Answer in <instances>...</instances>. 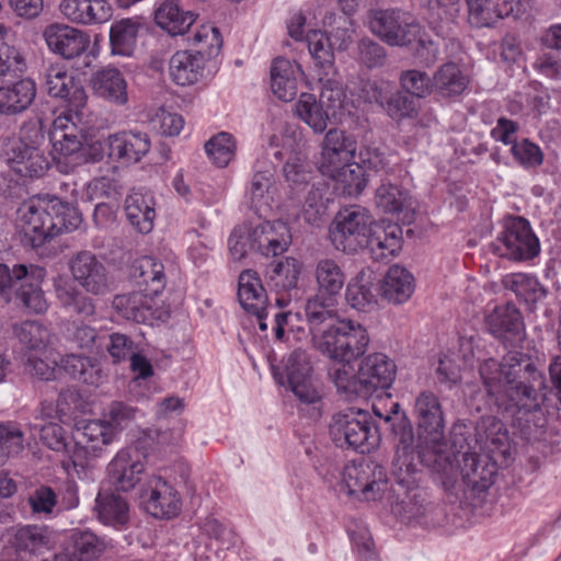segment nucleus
<instances>
[{
    "mask_svg": "<svg viewBox=\"0 0 561 561\" xmlns=\"http://www.w3.org/2000/svg\"><path fill=\"white\" fill-rule=\"evenodd\" d=\"M485 390L484 405L496 415H482L479 421L459 420L450 431V448L474 450L511 457L508 432L499 417H514L540 408L545 378L533 358L518 351L508 352L501 362L488 358L479 366Z\"/></svg>",
    "mask_w": 561,
    "mask_h": 561,
    "instance_id": "obj_1",
    "label": "nucleus"
},
{
    "mask_svg": "<svg viewBox=\"0 0 561 561\" xmlns=\"http://www.w3.org/2000/svg\"><path fill=\"white\" fill-rule=\"evenodd\" d=\"M337 299L313 294L305 304V317L319 350L333 360L350 362L363 356L369 344L367 330L351 319H341Z\"/></svg>",
    "mask_w": 561,
    "mask_h": 561,
    "instance_id": "obj_2",
    "label": "nucleus"
},
{
    "mask_svg": "<svg viewBox=\"0 0 561 561\" xmlns=\"http://www.w3.org/2000/svg\"><path fill=\"white\" fill-rule=\"evenodd\" d=\"M24 236L32 248L44 245L55 237L79 228L82 216L69 202L50 194H37L19 207Z\"/></svg>",
    "mask_w": 561,
    "mask_h": 561,
    "instance_id": "obj_3",
    "label": "nucleus"
},
{
    "mask_svg": "<svg viewBox=\"0 0 561 561\" xmlns=\"http://www.w3.org/2000/svg\"><path fill=\"white\" fill-rule=\"evenodd\" d=\"M291 244L290 229L282 220L263 221L255 227L237 226L228 240L229 253L233 261L243 260L253 252L264 257L285 253Z\"/></svg>",
    "mask_w": 561,
    "mask_h": 561,
    "instance_id": "obj_4",
    "label": "nucleus"
},
{
    "mask_svg": "<svg viewBox=\"0 0 561 561\" xmlns=\"http://www.w3.org/2000/svg\"><path fill=\"white\" fill-rule=\"evenodd\" d=\"M374 412L380 419H383L390 426V431L397 440L396 444V456L393 458L394 473L401 483L405 485H412L414 483L415 466L417 463L415 459L428 461L431 465L435 462L437 456L434 449H415V437L413 432V425L405 412L401 410L399 403H392L389 411L382 414L376 407ZM439 461L446 463L444 458L438 456Z\"/></svg>",
    "mask_w": 561,
    "mask_h": 561,
    "instance_id": "obj_5",
    "label": "nucleus"
},
{
    "mask_svg": "<svg viewBox=\"0 0 561 561\" xmlns=\"http://www.w3.org/2000/svg\"><path fill=\"white\" fill-rule=\"evenodd\" d=\"M329 435L340 448L368 454L380 444L378 426L363 410L335 413L329 425Z\"/></svg>",
    "mask_w": 561,
    "mask_h": 561,
    "instance_id": "obj_6",
    "label": "nucleus"
},
{
    "mask_svg": "<svg viewBox=\"0 0 561 561\" xmlns=\"http://www.w3.org/2000/svg\"><path fill=\"white\" fill-rule=\"evenodd\" d=\"M491 250L508 260L523 262L540 253V243L529 221L520 216H506L502 221V231L490 244Z\"/></svg>",
    "mask_w": 561,
    "mask_h": 561,
    "instance_id": "obj_7",
    "label": "nucleus"
},
{
    "mask_svg": "<svg viewBox=\"0 0 561 561\" xmlns=\"http://www.w3.org/2000/svg\"><path fill=\"white\" fill-rule=\"evenodd\" d=\"M311 363L302 348L291 351L284 359V371L276 374L278 382L287 386L301 404L312 405L321 415L322 393L311 379Z\"/></svg>",
    "mask_w": 561,
    "mask_h": 561,
    "instance_id": "obj_8",
    "label": "nucleus"
},
{
    "mask_svg": "<svg viewBox=\"0 0 561 561\" xmlns=\"http://www.w3.org/2000/svg\"><path fill=\"white\" fill-rule=\"evenodd\" d=\"M367 19L370 32L393 47L411 46L420 31L415 19L399 9H371Z\"/></svg>",
    "mask_w": 561,
    "mask_h": 561,
    "instance_id": "obj_9",
    "label": "nucleus"
},
{
    "mask_svg": "<svg viewBox=\"0 0 561 561\" xmlns=\"http://www.w3.org/2000/svg\"><path fill=\"white\" fill-rule=\"evenodd\" d=\"M373 224L371 216L365 208L353 206L341 210L330 228L331 242L337 251L354 254L367 244Z\"/></svg>",
    "mask_w": 561,
    "mask_h": 561,
    "instance_id": "obj_10",
    "label": "nucleus"
},
{
    "mask_svg": "<svg viewBox=\"0 0 561 561\" xmlns=\"http://www.w3.org/2000/svg\"><path fill=\"white\" fill-rule=\"evenodd\" d=\"M147 450L138 444L117 451L106 467L110 483L123 492L131 491L145 477Z\"/></svg>",
    "mask_w": 561,
    "mask_h": 561,
    "instance_id": "obj_11",
    "label": "nucleus"
},
{
    "mask_svg": "<svg viewBox=\"0 0 561 561\" xmlns=\"http://www.w3.org/2000/svg\"><path fill=\"white\" fill-rule=\"evenodd\" d=\"M459 463L462 482L474 492L481 493L488 490L495 480L497 473L496 461L500 455H491L474 450H451Z\"/></svg>",
    "mask_w": 561,
    "mask_h": 561,
    "instance_id": "obj_12",
    "label": "nucleus"
},
{
    "mask_svg": "<svg viewBox=\"0 0 561 561\" xmlns=\"http://www.w3.org/2000/svg\"><path fill=\"white\" fill-rule=\"evenodd\" d=\"M435 455L444 458L446 463L439 461L440 459L438 458L435 459L436 461L433 462V465H431L428 461L415 459L414 461L417 463V466H415V474H413L414 483L412 485H405V483H401L400 479H398L397 474L394 473V467L392 466V474L396 480V486L393 491L397 493L398 497L400 499V503L403 505L405 512L411 517L422 515L425 511V494L423 490L419 488V482L421 480V468L427 467L433 471L443 473L445 476H449L454 472L453 460L448 454L438 453L435 450Z\"/></svg>",
    "mask_w": 561,
    "mask_h": 561,
    "instance_id": "obj_13",
    "label": "nucleus"
},
{
    "mask_svg": "<svg viewBox=\"0 0 561 561\" xmlns=\"http://www.w3.org/2000/svg\"><path fill=\"white\" fill-rule=\"evenodd\" d=\"M417 419V428L420 439L424 437L426 446L415 445V449H434L444 453L439 443L444 436V417L440 403L437 397L432 392H422L414 407Z\"/></svg>",
    "mask_w": 561,
    "mask_h": 561,
    "instance_id": "obj_14",
    "label": "nucleus"
},
{
    "mask_svg": "<svg viewBox=\"0 0 561 561\" xmlns=\"http://www.w3.org/2000/svg\"><path fill=\"white\" fill-rule=\"evenodd\" d=\"M44 78V87L48 95L62 100L68 112L79 116L88 101L87 92L80 79L59 66L47 68Z\"/></svg>",
    "mask_w": 561,
    "mask_h": 561,
    "instance_id": "obj_15",
    "label": "nucleus"
},
{
    "mask_svg": "<svg viewBox=\"0 0 561 561\" xmlns=\"http://www.w3.org/2000/svg\"><path fill=\"white\" fill-rule=\"evenodd\" d=\"M343 480L350 494L376 500L387 483L385 468L370 460L351 462L344 468Z\"/></svg>",
    "mask_w": 561,
    "mask_h": 561,
    "instance_id": "obj_16",
    "label": "nucleus"
},
{
    "mask_svg": "<svg viewBox=\"0 0 561 561\" xmlns=\"http://www.w3.org/2000/svg\"><path fill=\"white\" fill-rule=\"evenodd\" d=\"M113 308L126 320L152 325L156 320H163L165 311L159 296L144 290L116 295Z\"/></svg>",
    "mask_w": 561,
    "mask_h": 561,
    "instance_id": "obj_17",
    "label": "nucleus"
},
{
    "mask_svg": "<svg viewBox=\"0 0 561 561\" xmlns=\"http://www.w3.org/2000/svg\"><path fill=\"white\" fill-rule=\"evenodd\" d=\"M69 270L85 291L93 295H105L110 291V276L105 265L88 250L77 252L69 261Z\"/></svg>",
    "mask_w": 561,
    "mask_h": 561,
    "instance_id": "obj_18",
    "label": "nucleus"
},
{
    "mask_svg": "<svg viewBox=\"0 0 561 561\" xmlns=\"http://www.w3.org/2000/svg\"><path fill=\"white\" fill-rule=\"evenodd\" d=\"M38 138L43 139L44 136L36 131L32 144H27L23 138H20L13 141L9 148L8 162L10 168L20 176L37 179L49 169L48 158L36 144Z\"/></svg>",
    "mask_w": 561,
    "mask_h": 561,
    "instance_id": "obj_19",
    "label": "nucleus"
},
{
    "mask_svg": "<svg viewBox=\"0 0 561 561\" xmlns=\"http://www.w3.org/2000/svg\"><path fill=\"white\" fill-rule=\"evenodd\" d=\"M359 383L364 391V399L378 390L389 389L394 381L397 366L383 353H373L365 356L358 365Z\"/></svg>",
    "mask_w": 561,
    "mask_h": 561,
    "instance_id": "obj_20",
    "label": "nucleus"
},
{
    "mask_svg": "<svg viewBox=\"0 0 561 561\" xmlns=\"http://www.w3.org/2000/svg\"><path fill=\"white\" fill-rule=\"evenodd\" d=\"M104 144L107 156L124 165L139 162L151 147L148 134L140 130H122L111 134Z\"/></svg>",
    "mask_w": 561,
    "mask_h": 561,
    "instance_id": "obj_21",
    "label": "nucleus"
},
{
    "mask_svg": "<svg viewBox=\"0 0 561 561\" xmlns=\"http://www.w3.org/2000/svg\"><path fill=\"white\" fill-rule=\"evenodd\" d=\"M43 37L48 48L64 59L81 56L90 46L87 32L67 24L53 23L45 27Z\"/></svg>",
    "mask_w": 561,
    "mask_h": 561,
    "instance_id": "obj_22",
    "label": "nucleus"
},
{
    "mask_svg": "<svg viewBox=\"0 0 561 561\" xmlns=\"http://www.w3.org/2000/svg\"><path fill=\"white\" fill-rule=\"evenodd\" d=\"M26 271L20 279H14L16 300L31 313L41 314L47 311L48 304L42 289L47 275L46 268L36 264H22Z\"/></svg>",
    "mask_w": 561,
    "mask_h": 561,
    "instance_id": "obj_23",
    "label": "nucleus"
},
{
    "mask_svg": "<svg viewBox=\"0 0 561 561\" xmlns=\"http://www.w3.org/2000/svg\"><path fill=\"white\" fill-rule=\"evenodd\" d=\"M484 321L488 332L503 343L513 345L525 337L524 318L512 302L495 307Z\"/></svg>",
    "mask_w": 561,
    "mask_h": 561,
    "instance_id": "obj_24",
    "label": "nucleus"
},
{
    "mask_svg": "<svg viewBox=\"0 0 561 561\" xmlns=\"http://www.w3.org/2000/svg\"><path fill=\"white\" fill-rule=\"evenodd\" d=\"M9 543L23 560H32L48 552L53 546V534L46 526L24 525L12 529Z\"/></svg>",
    "mask_w": 561,
    "mask_h": 561,
    "instance_id": "obj_25",
    "label": "nucleus"
},
{
    "mask_svg": "<svg viewBox=\"0 0 561 561\" xmlns=\"http://www.w3.org/2000/svg\"><path fill=\"white\" fill-rule=\"evenodd\" d=\"M146 511L157 518H171L180 512V497L160 477L151 476L141 490Z\"/></svg>",
    "mask_w": 561,
    "mask_h": 561,
    "instance_id": "obj_26",
    "label": "nucleus"
},
{
    "mask_svg": "<svg viewBox=\"0 0 561 561\" xmlns=\"http://www.w3.org/2000/svg\"><path fill=\"white\" fill-rule=\"evenodd\" d=\"M357 150V142L354 136L344 130L330 129L322 141L320 171L331 173L343 163L354 159Z\"/></svg>",
    "mask_w": 561,
    "mask_h": 561,
    "instance_id": "obj_27",
    "label": "nucleus"
},
{
    "mask_svg": "<svg viewBox=\"0 0 561 561\" xmlns=\"http://www.w3.org/2000/svg\"><path fill=\"white\" fill-rule=\"evenodd\" d=\"M403 237L400 225L380 220L374 221L368 233L367 248L375 261H385L393 257L402 248Z\"/></svg>",
    "mask_w": 561,
    "mask_h": 561,
    "instance_id": "obj_28",
    "label": "nucleus"
},
{
    "mask_svg": "<svg viewBox=\"0 0 561 561\" xmlns=\"http://www.w3.org/2000/svg\"><path fill=\"white\" fill-rule=\"evenodd\" d=\"M376 205L383 213L393 214L403 224L414 220V205L408 190L393 183H382L376 191Z\"/></svg>",
    "mask_w": 561,
    "mask_h": 561,
    "instance_id": "obj_29",
    "label": "nucleus"
},
{
    "mask_svg": "<svg viewBox=\"0 0 561 561\" xmlns=\"http://www.w3.org/2000/svg\"><path fill=\"white\" fill-rule=\"evenodd\" d=\"M469 23L477 28L493 27L514 12L516 0H466Z\"/></svg>",
    "mask_w": 561,
    "mask_h": 561,
    "instance_id": "obj_30",
    "label": "nucleus"
},
{
    "mask_svg": "<svg viewBox=\"0 0 561 561\" xmlns=\"http://www.w3.org/2000/svg\"><path fill=\"white\" fill-rule=\"evenodd\" d=\"M36 92V83L31 78L0 85V113L4 115L23 113L34 102Z\"/></svg>",
    "mask_w": 561,
    "mask_h": 561,
    "instance_id": "obj_31",
    "label": "nucleus"
},
{
    "mask_svg": "<svg viewBox=\"0 0 561 561\" xmlns=\"http://www.w3.org/2000/svg\"><path fill=\"white\" fill-rule=\"evenodd\" d=\"M504 288L511 290L519 302H523L529 311H535L537 305L547 297V289L537 277L526 273H512L503 277Z\"/></svg>",
    "mask_w": 561,
    "mask_h": 561,
    "instance_id": "obj_32",
    "label": "nucleus"
},
{
    "mask_svg": "<svg viewBox=\"0 0 561 561\" xmlns=\"http://www.w3.org/2000/svg\"><path fill=\"white\" fill-rule=\"evenodd\" d=\"M140 290L159 296L167 285L164 265L152 256H142L136 260L130 273Z\"/></svg>",
    "mask_w": 561,
    "mask_h": 561,
    "instance_id": "obj_33",
    "label": "nucleus"
},
{
    "mask_svg": "<svg viewBox=\"0 0 561 561\" xmlns=\"http://www.w3.org/2000/svg\"><path fill=\"white\" fill-rule=\"evenodd\" d=\"M94 93L116 105H125L128 101L127 82L116 68H104L96 71L91 79Z\"/></svg>",
    "mask_w": 561,
    "mask_h": 561,
    "instance_id": "obj_34",
    "label": "nucleus"
},
{
    "mask_svg": "<svg viewBox=\"0 0 561 561\" xmlns=\"http://www.w3.org/2000/svg\"><path fill=\"white\" fill-rule=\"evenodd\" d=\"M205 62L202 55L190 50H179L170 58V77L178 85L194 84L203 77Z\"/></svg>",
    "mask_w": 561,
    "mask_h": 561,
    "instance_id": "obj_35",
    "label": "nucleus"
},
{
    "mask_svg": "<svg viewBox=\"0 0 561 561\" xmlns=\"http://www.w3.org/2000/svg\"><path fill=\"white\" fill-rule=\"evenodd\" d=\"M145 24L139 19H122L112 23L110 28V48L112 55L131 57L137 39Z\"/></svg>",
    "mask_w": 561,
    "mask_h": 561,
    "instance_id": "obj_36",
    "label": "nucleus"
},
{
    "mask_svg": "<svg viewBox=\"0 0 561 561\" xmlns=\"http://www.w3.org/2000/svg\"><path fill=\"white\" fill-rule=\"evenodd\" d=\"M300 273L301 263L293 256H285L277 261H272L266 266L264 276L267 286L279 293L296 288Z\"/></svg>",
    "mask_w": 561,
    "mask_h": 561,
    "instance_id": "obj_37",
    "label": "nucleus"
},
{
    "mask_svg": "<svg viewBox=\"0 0 561 561\" xmlns=\"http://www.w3.org/2000/svg\"><path fill=\"white\" fill-rule=\"evenodd\" d=\"M94 512L99 522L115 528L125 526L129 520L127 500L114 492H99L95 499Z\"/></svg>",
    "mask_w": 561,
    "mask_h": 561,
    "instance_id": "obj_38",
    "label": "nucleus"
},
{
    "mask_svg": "<svg viewBox=\"0 0 561 561\" xmlns=\"http://www.w3.org/2000/svg\"><path fill=\"white\" fill-rule=\"evenodd\" d=\"M128 221L140 233H149L156 218L154 199L149 194L133 192L125 199Z\"/></svg>",
    "mask_w": 561,
    "mask_h": 561,
    "instance_id": "obj_39",
    "label": "nucleus"
},
{
    "mask_svg": "<svg viewBox=\"0 0 561 561\" xmlns=\"http://www.w3.org/2000/svg\"><path fill=\"white\" fill-rule=\"evenodd\" d=\"M380 291L382 298L389 302L404 304L414 291V277L407 268L393 265L385 275Z\"/></svg>",
    "mask_w": 561,
    "mask_h": 561,
    "instance_id": "obj_40",
    "label": "nucleus"
},
{
    "mask_svg": "<svg viewBox=\"0 0 561 561\" xmlns=\"http://www.w3.org/2000/svg\"><path fill=\"white\" fill-rule=\"evenodd\" d=\"M238 298L247 312H260L267 308V296L259 273L254 270H244L238 278Z\"/></svg>",
    "mask_w": 561,
    "mask_h": 561,
    "instance_id": "obj_41",
    "label": "nucleus"
},
{
    "mask_svg": "<svg viewBox=\"0 0 561 561\" xmlns=\"http://www.w3.org/2000/svg\"><path fill=\"white\" fill-rule=\"evenodd\" d=\"M316 294L339 299L345 285L346 275L341 265L333 259L323 257L314 265Z\"/></svg>",
    "mask_w": 561,
    "mask_h": 561,
    "instance_id": "obj_42",
    "label": "nucleus"
},
{
    "mask_svg": "<svg viewBox=\"0 0 561 561\" xmlns=\"http://www.w3.org/2000/svg\"><path fill=\"white\" fill-rule=\"evenodd\" d=\"M318 81L321 87L318 101L325 108L324 116L332 119L339 118L346 98L342 79L333 70L332 72H318Z\"/></svg>",
    "mask_w": 561,
    "mask_h": 561,
    "instance_id": "obj_43",
    "label": "nucleus"
},
{
    "mask_svg": "<svg viewBox=\"0 0 561 561\" xmlns=\"http://www.w3.org/2000/svg\"><path fill=\"white\" fill-rule=\"evenodd\" d=\"M156 23L170 35L176 36L186 33L195 21L191 11H183L178 0H165L154 12Z\"/></svg>",
    "mask_w": 561,
    "mask_h": 561,
    "instance_id": "obj_44",
    "label": "nucleus"
},
{
    "mask_svg": "<svg viewBox=\"0 0 561 561\" xmlns=\"http://www.w3.org/2000/svg\"><path fill=\"white\" fill-rule=\"evenodd\" d=\"M298 65H293L286 58H276L271 67V88L273 93L282 101L289 102L297 95L296 71Z\"/></svg>",
    "mask_w": 561,
    "mask_h": 561,
    "instance_id": "obj_45",
    "label": "nucleus"
},
{
    "mask_svg": "<svg viewBox=\"0 0 561 561\" xmlns=\"http://www.w3.org/2000/svg\"><path fill=\"white\" fill-rule=\"evenodd\" d=\"M377 289L374 283L364 273L352 278L345 291L347 305L360 312H370L378 305Z\"/></svg>",
    "mask_w": 561,
    "mask_h": 561,
    "instance_id": "obj_46",
    "label": "nucleus"
},
{
    "mask_svg": "<svg viewBox=\"0 0 561 561\" xmlns=\"http://www.w3.org/2000/svg\"><path fill=\"white\" fill-rule=\"evenodd\" d=\"M335 182V188L350 197L358 196L367 185L364 167L359 163H343L331 173H324Z\"/></svg>",
    "mask_w": 561,
    "mask_h": 561,
    "instance_id": "obj_47",
    "label": "nucleus"
},
{
    "mask_svg": "<svg viewBox=\"0 0 561 561\" xmlns=\"http://www.w3.org/2000/svg\"><path fill=\"white\" fill-rule=\"evenodd\" d=\"M468 84V77L455 62L442 65L433 76V89L444 98L460 95Z\"/></svg>",
    "mask_w": 561,
    "mask_h": 561,
    "instance_id": "obj_48",
    "label": "nucleus"
},
{
    "mask_svg": "<svg viewBox=\"0 0 561 561\" xmlns=\"http://www.w3.org/2000/svg\"><path fill=\"white\" fill-rule=\"evenodd\" d=\"M69 548L75 561H94L105 552L107 543L91 530H75L70 536Z\"/></svg>",
    "mask_w": 561,
    "mask_h": 561,
    "instance_id": "obj_49",
    "label": "nucleus"
},
{
    "mask_svg": "<svg viewBox=\"0 0 561 561\" xmlns=\"http://www.w3.org/2000/svg\"><path fill=\"white\" fill-rule=\"evenodd\" d=\"M61 368L72 378L87 385L96 386L102 379L101 369L88 356L66 355L60 360Z\"/></svg>",
    "mask_w": 561,
    "mask_h": 561,
    "instance_id": "obj_50",
    "label": "nucleus"
},
{
    "mask_svg": "<svg viewBox=\"0 0 561 561\" xmlns=\"http://www.w3.org/2000/svg\"><path fill=\"white\" fill-rule=\"evenodd\" d=\"M325 108L320 104L311 93H301L296 103V114L305 122L316 134H322L331 117L324 116Z\"/></svg>",
    "mask_w": 561,
    "mask_h": 561,
    "instance_id": "obj_51",
    "label": "nucleus"
},
{
    "mask_svg": "<svg viewBox=\"0 0 561 561\" xmlns=\"http://www.w3.org/2000/svg\"><path fill=\"white\" fill-rule=\"evenodd\" d=\"M76 438L79 444L91 446L94 457H99L103 446L113 442L114 433L110 430L104 419L99 421H89L77 430Z\"/></svg>",
    "mask_w": 561,
    "mask_h": 561,
    "instance_id": "obj_52",
    "label": "nucleus"
},
{
    "mask_svg": "<svg viewBox=\"0 0 561 561\" xmlns=\"http://www.w3.org/2000/svg\"><path fill=\"white\" fill-rule=\"evenodd\" d=\"M307 46L318 72H332L334 70V47L329 42L325 32L310 31L306 36Z\"/></svg>",
    "mask_w": 561,
    "mask_h": 561,
    "instance_id": "obj_53",
    "label": "nucleus"
},
{
    "mask_svg": "<svg viewBox=\"0 0 561 561\" xmlns=\"http://www.w3.org/2000/svg\"><path fill=\"white\" fill-rule=\"evenodd\" d=\"M341 365H333L329 369V378L336 387L340 393L345 394L347 400H353L355 398H364V391L359 383V374H353L351 367L348 366L350 362H342Z\"/></svg>",
    "mask_w": 561,
    "mask_h": 561,
    "instance_id": "obj_54",
    "label": "nucleus"
},
{
    "mask_svg": "<svg viewBox=\"0 0 561 561\" xmlns=\"http://www.w3.org/2000/svg\"><path fill=\"white\" fill-rule=\"evenodd\" d=\"M99 0H61L60 11L70 21L90 25L101 22L102 18L95 11Z\"/></svg>",
    "mask_w": 561,
    "mask_h": 561,
    "instance_id": "obj_55",
    "label": "nucleus"
},
{
    "mask_svg": "<svg viewBox=\"0 0 561 561\" xmlns=\"http://www.w3.org/2000/svg\"><path fill=\"white\" fill-rule=\"evenodd\" d=\"M330 199L324 197V188L312 186L304 202L301 217L314 227H320L328 217Z\"/></svg>",
    "mask_w": 561,
    "mask_h": 561,
    "instance_id": "obj_56",
    "label": "nucleus"
},
{
    "mask_svg": "<svg viewBox=\"0 0 561 561\" xmlns=\"http://www.w3.org/2000/svg\"><path fill=\"white\" fill-rule=\"evenodd\" d=\"M25 68V59L20 49L0 25V78L9 73L23 72Z\"/></svg>",
    "mask_w": 561,
    "mask_h": 561,
    "instance_id": "obj_57",
    "label": "nucleus"
},
{
    "mask_svg": "<svg viewBox=\"0 0 561 561\" xmlns=\"http://www.w3.org/2000/svg\"><path fill=\"white\" fill-rule=\"evenodd\" d=\"M193 44L198 46L196 55H202L204 60L217 57L222 47V37L219 30L210 24L202 25L193 35Z\"/></svg>",
    "mask_w": 561,
    "mask_h": 561,
    "instance_id": "obj_58",
    "label": "nucleus"
},
{
    "mask_svg": "<svg viewBox=\"0 0 561 561\" xmlns=\"http://www.w3.org/2000/svg\"><path fill=\"white\" fill-rule=\"evenodd\" d=\"M236 142L229 133H219L205 144L208 157L220 168L228 165L234 156Z\"/></svg>",
    "mask_w": 561,
    "mask_h": 561,
    "instance_id": "obj_59",
    "label": "nucleus"
},
{
    "mask_svg": "<svg viewBox=\"0 0 561 561\" xmlns=\"http://www.w3.org/2000/svg\"><path fill=\"white\" fill-rule=\"evenodd\" d=\"M50 142L57 153L68 157L81 149L82 135L75 126H55L50 133Z\"/></svg>",
    "mask_w": 561,
    "mask_h": 561,
    "instance_id": "obj_60",
    "label": "nucleus"
},
{
    "mask_svg": "<svg viewBox=\"0 0 561 561\" xmlns=\"http://www.w3.org/2000/svg\"><path fill=\"white\" fill-rule=\"evenodd\" d=\"M19 341L30 350H43L49 343L50 333L39 321H24L15 328Z\"/></svg>",
    "mask_w": 561,
    "mask_h": 561,
    "instance_id": "obj_61",
    "label": "nucleus"
},
{
    "mask_svg": "<svg viewBox=\"0 0 561 561\" xmlns=\"http://www.w3.org/2000/svg\"><path fill=\"white\" fill-rule=\"evenodd\" d=\"M283 174L293 194L304 191L310 183L312 172L299 158L287 160L283 167Z\"/></svg>",
    "mask_w": 561,
    "mask_h": 561,
    "instance_id": "obj_62",
    "label": "nucleus"
},
{
    "mask_svg": "<svg viewBox=\"0 0 561 561\" xmlns=\"http://www.w3.org/2000/svg\"><path fill=\"white\" fill-rule=\"evenodd\" d=\"M511 153L514 160L524 169L540 167L545 158L541 148L528 138L514 142L511 147Z\"/></svg>",
    "mask_w": 561,
    "mask_h": 561,
    "instance_id": "obj_63",
    "label": "nucleus"
},
{
    "mask_svg": "<svg viewBox=\"0 0 561 561\" xmlns=\"http://www.w3.org/2000/svg\"><path fill=\"white\" fill-rule=\"evenodd\" d=\"M400 83L405 93L413 98H425L433 89V78L420 70H405L400 76Z\"/></svg>",
    "mask_w": 561,
    "mask_h": 561,
    "instance_id": "obj_64",
    "label": "nucleus"
}]
</instances>
